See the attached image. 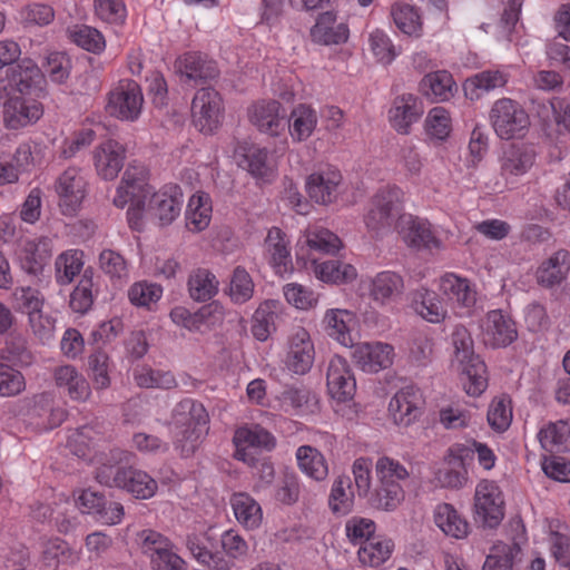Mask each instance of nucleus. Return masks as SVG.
I'll list each match as a JSON object with an SVG mask.
<instances>
[{"instance_id": "obj_1", "label": "nucleus", "mask_w": 570, "mask_h": 570, "mask_svg": "<svg viewBox=\"0 0 570 570\" xmlns=\"http://www.w3.org/2000/svg\"><path fill=\"white\" fill-rule=\"evenodd\" d=\"M112 204L127 209L130 228L140 230L146 220L165 227L171 225L181 213L184 194L176 184H167L155 190L149 184V170L139 163H130L116 188Z\"/></svg>"}, {"instance_id": "obj_2", "label": "nucleus", "mask_w": 570, "mask_h": 570, "mask_svg": "<svg viewBox=\"0 0 570 570\" xmlns=\"http://www.w3.org/2000/svg\"><path fill=\"white\" fill-rule=\"evenodd\" d=\"M128 458L129 454L122 450H110L108 463H102L96 472L97 481L107 487L126 490L137 499L146 500L154 497L158 485L147 472L134 468L118 466Z\"/></svg>"}, {"instance_id": "obj_3", "label": "nucleus", "mask_w": 570, "mask_h": 570, "mask_svg": "<svg viewBox=\"0 0 570 570\" xmlns=\"http://www.w3.org/2000/svg\"><path fill=\"white\" fill-rule=\"evenodd\" d=\"M454 355L452 367L461 375L464 391L471 396L481 395L488 387L483 361L474 353V343L464 326H456L452 334Z\"/></svg>"}, {"instance_id": "obj_4", "label": "nucleus", "mask_w": 570, "mask_h": 570, "mask_svg": "<svg viewBox=\"0 0 570 570\" xmlns=\"http://www.w3.org/2000/svg\"><path fill=\"white\" fill-rule=\"evenodd\" d=\"M403 190L393 185L381 188L371 199L363 222L367 233L382 238L395 230V222L402 214Z\"/></svg>"}, {"instance_id": "obj_5", "label": "nucleus", "mask_w": 570, "mask_h": 570, "mask_svg": "<svg viewBox=\"0 0 570 570\" xmlns=\"http://www.w3.org/2000/svg\"><path fill=\"white\" fill-rule=\"evenodd\" d=\"M2 122L8 130H22L36 125L43 116V105L32 94L12 90L11 82L0 81Z\"/></svg>"}, {"instance_id": "obj_6", "label": "nucleus", "mask_w": 570, "mask_h": 570, "mask_svg": "<svg viewBox=\"0 0 570 570\" xmlns=\"http://www.w3.org/2000/svg\"><path fill=\"white\" fill-rule=\"evenodd\" d=\"M490 122L503 140L523 138L530 128V117L523 106L511 98L495 100L490 110Z\"/></svg>"}, {"instance_id": "obj_7", "label": "nucleus", "mask_w": 570, "mask_h": 570, "mask_svg": "<svg viewBox=\"0 0 570 570\" xmlns=\"http://www.w3.org/2000/svg\"><path fill=\"white\" fill-rule=\"evenodd\" d=\"M535 147L527 142H513L502 148L498 157L499 175L509 187L518 185L537 163Z\"/></svg>"}, {"instance_id": "obj_8", "label": "nucleus", "mask_w": 570, "mask_h": 570, "mask_svg": "<svg viewBox=\"0 0 570 570\" xmlns=\"http://www.w3.org/2000/svg\"><path fill=\"white\" fill-rule=\"evenodd\" d=\"M395 232L400 239L414 249L439 250L443 248L436 230L425 218L402 213L395 222Z\"/></svg>"}, {"instance_id": "obj_9", "label": "nucleus", "mask_w": 570, "mask_h": 570, "mask_svg": "<svg viewBox=\"0 0 570 570\" xmlns=\"http://www.w3.org/2000/svg\"><path fill=\"white\" fill-rule=\"evenodd\" d=\"M173 417L176 425L186 428L184 439L187 444L183 445V452L188 454L207 433L208 413L202 403L185 399L176 405Z\"/></svg>"}, {"instance_id": "obj_10", "label": "nucleus", "mask_w": 570, "mask_h": 570, "mask_svg": "<svg viewBox=\"0 0 570 570\" xmlns=\"http://www.w3.org/2000/svg\"><path fill=\"white\" fill-rule=\"evenodd\" d=\"M138 537L154 570H186L185 560L166 537L153 530H142Z\"/></svg>"}, {"instance_id": "obj_11", "label": "nucleus", "mask_w": 570, "mask_h": 570, "mask_svg": "<svg viewBox=\"0 0 570 570\" xmlns=\"http://www.w3.org/2000/svg\"><path fill=\"white\" fill-rule=\"evenodd\" d=\"M436 286L443 299L454 309L471 314L478 302V288L473 281L458 273L446 272L439 277Z\"/></svg>"}, {"instance_id": "obj_12", "label": "nucleus", "mask_w": 570, "mask_h": 570, "mask_svg": "<svg viewBox=\"0 0 570 570\" xmlns=\"http://www.w3.org/2000/svg\"><path fill=\"white\" fill-rule=\"evenodd\" d=\"M144 96L139 85L129 79L120 80L109 92L108 112L125 121H135L141 114Z\"/></svg>"}, {"instance_id": "obj_13", "label": "nucleus", "mask_w": 570, "mask_h": 570, "mask_svg": "<svg viewBox=\"0 0 570 570\" xmlns=\"http://www.w3.org/2000/svg\"><path fill=\"white\" fill-rule=\"evenodd\" d=\"M474 511L488 527H497L504 517V495L498 482L483 479L474 492Z\"/></svg>"}, {"instance_id": "obj_14", "label": "nucleus", "mask_w": 570, "mask_h": 570, "mask_svg": "<svg viewBox=\"0 0 570 570\" xmlns=\"http://www.w3.org/2000/svg\"><path fill=\"white\" fill-rule=\"evenodd\" d=\"M234 157L237 165L258 181L271 183L277 176V164L265 147L242 142L235 149Z\"/></svg>"}, {"instance_id": "obj_15", "label": "nucleus", "mask_w": 570, "mask_h": 570, "mask_svg": "<svg viewBox=\"0 0 570 570\" xmlns=\"http://www.w3.org/2000/svg\"><path fill=\"white\" fill-rule=\"evenodd\" d=\"M223 99L213 88H200L191 101V117L194 125L205 134L218 128L223 119Z\"/></svg>"}, {"instance_id": "obj_16", "label": "nucleus", "mask_w": 570, "mask_h": 570, "mask_svg": "<svg viewBox=\"0 0 570 570\" xmlns=\"http://www.w3.org/2000/svg\"><path fill=\"white\" fill-rule=\"evenodd\" d=\"M423 409L424 397L421 390L414 385H406L391 397L387 414L395 425L407 428L420 419Z\"/></svg>"}, {"instance_id": "obj_17", "label": "nucleus", "mask_w": 570, "mask_h": 570, "mask_svg": "<svg viewBox=\"0 0 570 570\" xmlns=\"http://www.w3.org/2000/svg\"><path fill=\"white\" fill-rule=\"evenodd\" d=\"M315 347L309 331L303 326L291 330L286 342L285 364L295 374L307 373L314 363Z\"/></svg>"}, {"instance_id": "obj_18", "label": "nucleus", "mask_w": 570, "mask_h": 570, "mask_svg": "<svg viewBox=\"0 0 570 570\" xmlns=\"http://www.w3.org/2000/svg\"><path fill=\"white\" fill-rule=\"evenodd\" d=\"M235 446L234 456L248 465H255L257 449L272 450L275 445L273 435L259 425H244L238 428L233 438Z\"/></svg>"}, {"instance_id": "obj_19", "label": "nucleus", "mask_w": 570, "mask_h": 570, "mask_svg": "<svg viewBox=\"0 0 570 570\" xmlns=\"http://www.w3.org/2000/svg\"><path fill=\"white\" fill-rule=\"evenodd\" d=\"M480 336L484 345L500 348L513 343L518 331L509 315L501 309H492L480 322Z\"/></svg>"}, {"instance_id": "obj_20", "label": "nucleus", "mask_w": 570, "mask_h": 570, "mask_svg": "<svg viewBox=\"0 0 570 570\" xmlns=\"http://www.w3.org/2000/svg\"><path fill=\"white\" fill-rule=\"evenodd\" d=\"M305 190L318 205L333 204L343 191L342 174L332 167L318 169L306 177Z\"/></svg>"}, {"instance_id": "obj_21", "label": "nucleus", "mask_w": 570, "mask_h": 570, "mask_svg": "<svg viewBox=\"0 0 570 570\" xmlns=\"http://www.w3.org/2000/svg\"><path fill=\"white\" fill-rule=\"evenodd\" d=\"M55 190L61 213L72 216L86 197V180L78 168L69 167L56 179Z\"/></svg>"}, {"instance_id": "obj_22", "label": "nucleus", "mask_w": 570, "mask_h": 570, "mask_svg": "<svg viewBox=\"0 0 570 570\" xmlns=\"http://www.w3.org/2000/svg\"><path fill=\"white\" fill-rule=\"evenodd\" d=\"M352 360L365 373H379L390 367L394 361V347L389 343L372 341L354 343Z\"/></svg>"}, {"instance_id": "obj_23", "label": "nucleus", "mask_w": 570, "mask_h": 570, "mask_svg": "<svg viewBox=\"0 0 570 570\" xmlns=\"http://www.w3.org/2000/svg\"><path fill=\"white\" fill-rule=\"evenodd\" d=\"M249 122L263 134L278 137L285 130V110L274 99H261L247 109Z\"/></svg>"}, {"instance_id": "obj_24", "label": "nucleus", "mask_w": 570, "mask_h": 570, "mask_svg": "<svg viewBox=\"0 0 570 570\" xmlns=\"http://www.w3.org/2000/svg\"><path fill=\"white\" fill-rule=\"evenodd\" d=\"M358 320L355 312L347 308H327L321 321L325 334L344 347H352L355 338L353 332L357 327Z\"/></svg>"}, {"instance_id": "obj_25", "label": "nucleus", "mask_w": 570, "mask_h": 570, "mask_svg": "<svg viewBox=\"0 0 570 570\" xmlns=\"http://www.w3.org/2000/svg\"><path fill=\"white\" fill-rule=\"evenodd\" d=\"M405 289L403 277L394 271H382L367 281L370 298L380 307H392L399 303Z\"/></svg>"}, {"instance_id": "obj_26", "label": "nucleus", "mask_w": 570, "mask_h": 570, "mask_svg": "<svg viewBox=\"0 0 570 570\" xmlns=\"http://www.w3.org/2000/svg\"><path fill=\"white\" fill-rule=\"evenodd\" d=\"M464 452L461 444H454L448 450L444 465L434 471L433 482L436 487L460 490L469 483V474L463 466Z\"/></svg>"}, {"instance_id": "obj_27", "label": "nucleus", "mask_w": 570, "mask_h": 570, "mask_svg": "<svg viewBox=\"0 0 570 570\" xmlns=\"http://www.w3.org/2000/svg\"><path fill=\"white\" fill-rule=\"evenodd\" d=\"M343 247L341 238L327 228L313 226L304 229L296 243V258L304 259L308 250L335 255Z\"/></svg>"}, {"instance_id": "obj_28", "label": "nucleus", "mask_w": 570, "mask_h": 570, "mask_svg": "<svg viewBox=\"0 0 570 570\" xmlns=\"http://www.w3.org/2000/svg\"><path fill=\"white\" fill-rule=\"evenodd\" d=\"M417 90L431 104H444L456 96L459 88L449 70L439 69L426 72L419 81Z\"/></svg>"}, {"instance_id": "obj_29", "label": "nucleus", "mask_w": 570, "mask_h": 570, "mask_svg": "<svg viewBox=\"0 0 570 570\" xmlns=\"http://www.w3.org/2000/svg\"><path fill=\"white\" fill-rule=\"evenodd\" d=\"M309 36L312 41L317 45H343L350 38V28L347 22L337 16L336 11L328 10L317 16Z\"/></svg>"}, {"instance_id": "obj_30", "label": "nucleus", "mask_w": 570, "mask_h": 570, "mask_svg": "<svg viewBox=\"0 0 570 570\" xmlns=\"http://www.w3.org/2000/svg\"><path fill=\"white\" fill-rule=\"evenodd\" d=\"M125 160L126 148L115 139L100 142L92 153L95 170L104 180H114L122 169Z\"/></svg>"}, {"instance_id": "obj_31", "label": "nucleus", "mask_w": 570, "mask_h": 570, "mask_svg": "<svg viewBox=\"0 0 570 570\" xmlns=\"http://www.w3.org/2000/svg\"><path fill=\"white\" fill-rule=\"evenodd\" d=\"M326 385L328 394L338 402L351 400L356 390V381L348 362L334 355L327 366Z\"/></svg>"}, {"instance_id": "obj_32", "label": "nucleus", "mask_w": 570, "mask_h": 570, "mask_svg": "<svg viewBox=\"0 0 570 570\" xmlns=\"http://www.w3.org/2000/svg\"><path fill=\"white\" fill-rule=\"evenodd\" d=\"M264 256L278 276H286L293 269L289 239L278 227L268 229L264 240Z\"/></svg>"}, {"instance_id": "obj_33", "label": "nucleus", "mask_w": 570, "mask_h": 570, "mask_svg": "<svg viewBox=\"0 0 570 570\" xmlns=\"http://www.w3.org/2000/svg\"><path fill=\"white\" fill-rule=\"evenodd\" d=\"M100 432L91 425H86L69 432L67 436V448L77 456L87 459L97 465V470L102 463H108L110 453H98L95 451L100 441Z\"/></svg>"}, {"instance_id": "obj_34", "label": "nucleus", "mask_w": 570, "mask_h": 570, "mask_svg": "<svg viewBox=\"0 0 570 570\" xmlns=\"http://www.w3.org/2000/svg\"><path fill=\"white\" fill-rule=\"evenodd\" d=\"M52 246L49 238L40 237L35 239H23L19 243L16 255L20 267L30 275H39L49 258L51 257Z\"/></svg>"}, {"instance_id": "obj_35", "label": "nucleus", "mask_w": 570, "mask_h": 570, "mask_svg": "<svg viewBox=\"0 0 570 570\" xmlns=\"http://www.w3.org/2000/svg\"><path fill=\"white\" fill-rule=\"evenodd\" d=\"M423 110L420 99L413 94H402L394 98L387 117L392 128L401 135H407Z\"/></svg>"}, {"instance_id": "obj_36", "label": "nucleus", "mask_w": 570, "mask_h": 570, "mask_svg": "<svg viewBox=\"0 0 570 570\" xmlns=\"http://www.w3.org/2000/svg\"><path fill=\"white\" fill-rule=\"evenodd\" d=\"M288 135L293 142H303L308 140L315 132L318 125V112L309 104L301 102L294 106L288 115L287 121Z\"/></svg>"}, {"instance_id": "obj_37", "label": "nucleus", "mask_w": 570, "mask_h": 570, "mask_svg": "<svg viewBox=\"0 0 570 570\" xmlns=\"http://www.w3.org/2000/svg\"><path fill=\"white\" fill-rule=\"evenodd\" d=\"M52 375L56 386L67 393L71 400L85 402L90 397L91 389L88 381L73 365H59L53 370Z\"/></svg>"}, {"instance_id": "obj_38", "label": "nucleus", "mask_w": 570, "mask_h": 570, "mask_svg": "<svg viewBox=\"0 0 570 570\" xmlns=\"http://www.w3.org/2000/svg\"><path fill=\"white\" fill-rule=\"evenodd\" d=\"M284 313V305L278 299L262 302L252 316L250 331L253 336L265 342L276 331V322Z\"/></svg>"}, {"instance_id": "obj_39", "label": "nucleus", "mask_w": 570, "mask_h": 570, "mask_svg": "<svg viewBox=\"0 0 570 570\" xmlns=\"http://www.w3.org/2000/svg\"><path fill=\"white\" fill-rule=\"evenodd\" d=\"M175 71L188 80L215 78L218 73L216 63L199 52H185L174 65Z\"/></svg>"}, {"instance_id": "obj_40", "label": "nucleus", "mask_w": 570, "mask_h": 570, "mask_svg": "<svg viewBox=\"0 0 570 570\" xmlns=\"http://www.w3.org/2000/svg\"><path fill=\"white\" fill-rule=\"evenodd\" d=\"M213 214V204L209 194L198 190L193 194L186 206L185 224L191 233L205 230L210 222Z\"/></svg>"}, {"instance_id": "obj_41", "label": "nucleus", "mask_w": 570, "mask_h": 570, "mask_svg": "<svg viewBox=\"0 0 570 570\" xmlns=\"http://www.w3.org/2000/svg\"><path fill=\"white\" fill-rule=\"evenodd\" d=\"M311 263L314 276L325 284H348L357 277V269L352 264L342 261L330 259L318 262L312 259Z\"/></svg>"}, {"instance_id": "obj_42", "label": "nucleus", "mask_w": 570, "mask_h": 570, "mask_svg": "<svg viewBox=\"0 0 570 570\" xmlns=\"http://www.w3.org/2000/svg\"><path fill=\"white\" fill-rule=\"evenodd\" d=\"M229 503L237 522L247 530L258 529L263 522V509L258 501L246 492L232 494Z\"/></svg>"}, {"instance_id": "obj_43", "label": "nucleus", "mask_w": 570, "mask_h": 570, "mask_svg": "<svg viewBox=\"0 0 570 570\" xmlns=\"http://www.w3.org/2000/svg\"><path fill=\"white\" fill-rule=\"evenodd\" d=\"M391 17L403 35L412 38L423 36V18L420 8L404 1H397L391 7Z\"/></svg>"}, {"instance_id": "obj_44", "label": "nucleus", "mask_w": 570, "mask_h": 570, "mask_svg": "<svg viewBox=\"0 0 570 570\" xmlns=\"http://www.w3.org/2000/svg\"><path fill=\"white\" fill-rule=\"evenodd\" d=\"M423 130L432 142L446 141L453 131V118L449 109L443 106L432 107L423 121Z\"/></svg>"}, {"instance_id": "obj_45", "label": "nucleus", "mask_w": 570, "mask_h": 570, "mask_svg": "<svg viewBox=\"0 0 570 570\" xmlns=\"http://www.w3.org/2000/svg\"><path fill=\"white\" fill-rule=\"evenodd\" d=\"M508 73L502 70H484L468 78L463 91L468 99L478 100L483 94L502 88L508 82Z\"/></svg>"}, {"instance_id": "obj_46", "label": "nucleus", "mask_w": 570, "mask_h": 570, "mask_svg": "<svg viewBox=\"0 0 570 570\" xmlns=\"http://www.w3.org/2000/svg\"><path fill=\"white\" fill-rule=\"evenodd\" d=\"M412 304L414 311L430 323H441L448 316V308L443 299L428 288L415 291Z\"/></svg>"}, {"instance_id": "obj_47", "label": "nucleus", "mask_w": 570, "mask_h": 570, "mask_svg": "<svg viewBox=\"0 0 570 570\" xmlns=\"http://www.w3.org/2000/svg\"><path fill=\"white\" fill-rule=\"evenodd\" d=\"M296 461L299 471L307 478L322 482L328 475V464L321 451L311 445H301L297 448Z\"/></svg>"}, {"instance_id": "obj_48", "label": "nucleus", "mask_w": 570, "mask_h": 570, "mask_svg": "<svg viewBox=\"0 0 570 570\" xmlns=\"http://www.w3.org/2000/svg\"><path fill=\"white\" fill-rule=\"evenodd\" d=\"M85 266V254L80 249H67L55 259V281L60 286L70 285Z\"/></svg>"}, {"instance_id": "obj_49", "label": "nucleus", "mask_w": 570, "mask_h": 570, "mask_svg": "<svg viewBox=\"0 0 570 570\" xmlns=\"http://www.w3.org/2000/svg\"><path fill=\"white\" fill-rule=\"evenodd\" d=\"M394 542L383 535H375L364 542L357 551V558L362 566L379 568L392 556Z\"/></svg>"}, {"instance_id": "obj_50", "label": "nucleus", "mask_w": 570, "mask_h": 570, "mask_svg": "<svg viewBox=\"0 0 570 570\" xmlns=\"http://www.w3.org/2000/svg\"><path fill=\"white\" fill-rule=\"evenodd\" d=\"M570 269V258L568 252L559 250L538 267L537 279L547 287L563 282Z\"/></svg>"}, {"instance_id": "obj_51", "label": "nucleus", "mask_w": 570, "mask_h": 570, "mask_svg": "<svg viewBox=\"0 0 570 570\" xmlns=\"http://www.w3.org/2000/svg\"><path fill=\"white\" fill-rule=\"evenodd\" d=\"M434 522L444 534L455 539L466 537L469 531L468 522L448 503L436 505L434 510Z\"/></svg>"}, {"instance_id": "obj_52", "label": "nucleus", "mask_w": 570, "mask_h": 570, "mask_svg": "<svg viewBox=\"0 0 570 570\" xmlns=\"http://www.w3.org/2000/svg\"><path fill=\"white\" fill-rule=\"evenodd\" d=\"M42 546V560L49 568L56 569L61 564H73L79 561L80 556L60 538L46 539Z\"/></svg>"}, {"instance_id": "obj_53", "label": "nucleus", "mask_w": 570, "mask_h": 570, "mask_svg": "<svg viewBox=\"0 0 570 570\" xmlns=\"http://www.w3.org/2000/svg\"><path fill=\"white\" fill-rule=\"evenodd\" d=\"M366 45L374 60L383 66L391 65L400 55L387 32L379 28L368 32Z\"/></svg>"}, {"instance_id": "obj_54", "label": "nucleus", "mask_w": 570, "mask_h": 570, "mask_svg": "<svg viewBox=\"0 0 570 570\" xmlns=\"http://www.w3.org/2000/svg\"><path fill=\"white\" fill-rule=\"evenodd\" d=\"M539 442L547 452H560L570 449V424L566 421L549 423L538 433Z\"/></svg>"}, {"instance_id": "obj_55", "label": "nucleus", "mask_w": 570, "mask_h": 570, "mask_svg": "<svg viewBox=\"0 0 570 570\" xmlns=\"http://www.w3.org/2000/svg\"><path fill=\"white\" fill-rule=\"evenodd\" d=\"M354 505L352 483L347 475H338L334 479L330 494L328 507L334 514L346 515Z\"/></svg>"}, {"instance_id": "obj_56", "label": "nucleus", "mask_w": 570, "mask_h": 570, "mask_svg": "<svg viewBox=\"0 0 570 570\" xmlns=\"http://www.w3.org/2000/svg\"><path fill=\"white\" fill-rule=\"evenodd\" d=\"M377 487H403L410 478L407 469L397 460L383 455L375 463Z\"/></svg>"}, {"instance_id": "obj_57", "label": "nucleus", "mask_w": 570, "mask_h": 570, "mask_svg": "<svg viewBox=\"0 0 570 570\" xmlns=\"http://www.w3.org/2000/svg\"><path fill=\"white\" fill-rule=\"evenodd\" d=\"M17 68L18 71L14 76V82L11 83L12 90L32 94L33 90L41 87L43 73L33 60L24 58L19 62Z\"/></svg>"}, {"instance_id": "obj_58", "label": "nucleus", "mask_w": 570, "mask_h": 570, "mask_svg": "<svg viewBox=\"0 0 570 570\" xmlns=\"http://www.w3.org/2000/svg\"><path fill=\"white\" fill-rule=\"evenodd\" d=\"M112 363L110 356L101 350L88 356V375L96 390H107L111 384Z\"/></svg>"}, {"instance_id": "obj_59", "label": "nucleus", "mask_w": 570, "mask_h": 570, "mask_svg": "<svg viewBox=\"0 0 570 570\" xmlns=\"http://www.w3.org/2000/svg\"><path fill=\"white\" fill-rule=\"evenodd\" d=\"M285 301L297 311L308 312L318 305V294L311 287L299 283H287L283 286Z\"/></svg>"}, {"instance_id": "obj_60", "label": "nucleus", "mask_w": 570, "mask_h": 570, "mask_svg": "<svg viewBox=\"0 0 570 570\" xmlns=\"http://www.w3.org/2000/svg\"><path fill=\"white\" fill-rule=\"evenodd\" d=\"M218 284L213 273L207 269H197L189 276L188 291L191 298L204 302L216 295Z\"/></svg>"}, {"instance_id": "obj_61", "label": "nucleus", "mask_w": 570, "mask_h": 570, "mask_svg": "<svg viewBox=\"0 0 570 570\" xmlns=\"http://www.w3.org/2000/svg\"><path fill=\"white\" fill-rule=\"evenodd\" d=\"M14 306L27 318L40 313L47 306L45 295L31 286L17 287L13 292Z\"/></svg>"}, {"instance_id": "obj_62", "label": "nucleus", "mask_w": 570, "mask_h": 570, "mask_svg": "<svg viewBox=\"0 0 570 570\" xmlns=\"http://www.w3.org/2000/svg\"><path fill=\"white\" fill-rule=\"evenodd\" d=\"M46 158V146L36 140L21 142L13 154V161L22 171H29L39 166Z\"/></svg>"}, {"instance_id": "obj_63", "label": "nucleus", "mask_w": 570, "mask_h": 570, "mask_svg": "<svg viewBox=\"0 0 570 570\" xmlns=\"http://www.w3.org/2000/svg\"><path fill=\"white\" fill-rule=\"evenodd\" d=\"M136 384L145 389L169 390L177 385L173 373L167 371L154 370L148 366H141L134 371Z\"/></svg>"}, {"instance_id": "obj_64", "label": "nucleus", "mask_w": 570, "mask_h": 570, "mask_svg": "<svg viewBox=\"0 0 570 570\" xmlns=\"http://www.w3.org/2000/svg\"><path fill=\"white\" fill-rule=\"evenodd\" d=\"M559 528L558 523L549 522L544 530L548 534L547 540L551 556L562 566L563 563H570V538Z\"/></svg>"}]
</instances>
